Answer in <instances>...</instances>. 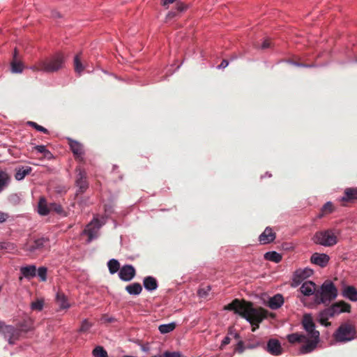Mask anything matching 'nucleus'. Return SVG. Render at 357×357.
<instances>
[{
    "mask_svg": "<svg viewBox=\"0 0 357 357\" xmlns=\"http://www.w3.org/2000/svg\"><path fill=\"white\" fill-rule=\"evenodd\" d=\"M211 291V287L207 286L204 288L199 289L198 291V294L200 297L205 298L208 296V292Z\"/></svg>",
    "mask_w": 357,
    "mask_h": 357,
    "instance_id": "42",
    "label": "nucleus"
},
{
    "mask_svg": "<svg viewBox=\"0 0 357 357\" xmlns=\"http://www.w3.org/2000/svg\"><path fill=\"white\" fill-rule=\"evenodd\" d=\"M51 208H52L56 213H60L62 211V208L60 205H57L56 204H53Z\"/></svg>",
    "mask_w": 357,
    "mask_h": 357,
    "instance_id": "48",
    "label": "nucleus"
},
{
    "mask_svg": "<svg viewBox=\"0 0 357 357\" xmlns=\"http://www.w3.org/2000/svg\"><path fill=\"white\" fill-rule=\"evenodd\" d=\"M47 269L45 266H40L36 271V275L38 276L42 282H45L47 280Z\"/></svg>",
    "mask_w": 357,
    "mask_h": 357,
    "instance_id": "36",
    "label": "nucleus"
},
{
    "mask_svg": "<svg viewBox=\"0 0 357 357\" xmlns=\"http://www.w3.org/2000/svg\"><path fill=\"white\" fill-rule=\"evenodd\" d=\"M17 54V50H15V52H14L13 59H16Z\"/></svg>",
    "mask_w": 357,
    "mask_h": 357,
    "instance_id": "57",
    "label": "nucleus"
},
{
    "mask_svg": "<svg viewBox=\"0 0 357 357\" xmlns=\"http://www.w3.org/2000/svg\"><path fill=\"white\" fill-rule=\"evenodd\" d=\"M168 15H169V16H170V15H172V16H173V15H174V14L171 12V13H169Z\"/></svg>",
    "mask_w": 357,
    "mask_h": 357,
    "instance_id": "58",
    "label": "nucleus"
},
{
    "mask_svg": "<svg viewBox=\"0 0 357 357\" xmlns=\"http://www.w3.org/2000/svg\"><path fill=\"white\" fill-rule=\"evenodd\" d=\"M176 328V323L171 322L169 324H161L158 327V330L162 334H166L173 331Z\"/></svg>",
    "mask_w": 357,
    "mask_h": 357,
    "instance_id": "31",
    "label": "nucleus"
},
{
    "mask_svg": "<svg viewBox=\"0 0 357 357\" xmlns=\"http://www.w3.org/2000/svg\"><path fill=\"white\" fill-rule=\"evenodd\" d=\"M48 242L49 239L47 238L41 237L34 240L32 244L25 243L23 245V250L30 253H34L36 251L41 250Z\"/></svg>",
    "mask_w": 357,
    "mask_h": 357,
    "instance_id": "10",
    "label": "nucleus"
},
{
    "mask_svg": "<svg viewBox=\"0 0 357 357\" xmlns=\"http://www.w3.org/2000/svg\"><path fill=\"white\" fill-rule=\"evenodd\" d=\"M36 266L35 265H29L26 266H22L20 269L21 276L19 280H22L23 278L31 280L36 276Z\"/></svg>",
    "mask_w": 357,
    "mask_h": 357,
    "instance_id": "14",
    "label": "nucleus"
},
{
    "mask_svg": "<svg viewBox=\"0 0 357 357\" xmlns=\"http://www.w3.org/2000/svg\"><path fill=\"white\" fill-rule=\"evenodd\" d=\"M176 8L179 12H183L186 10L187 6L182 2H177Z\"/></svg>",
    "mask_w": 357,
    "mask_h": 357,
    "instance_id": "46",
    "label": "nucleus"
},
{
    "mask_svg": "<svg viewBox=\"0 0 357 357\" xmlns=\"http://www.w3.org/2000/svg\"><path fill=\"white\" fill-rule=\"evenodd\" d=\"M84 66L82 63L80 57L79 55H76L74 58V68L75 72L81 75L84 70Z\"/></svg>",
    "mask_w": 357,
    "mask_h": 357,
    "instance_id": "35",
    "label": "nucleus"
},
{
    "mask_svg": "<svg viewBox=\"0 0 357 357\" xmlns=\"http://www.w3.org/2000/svg\"><path fill=\"white\" fill-rule=\"evenodd\" d=\"M164 357H181V354L178 351H174V352L166 351L164 353Z\"/></svg>",
    "mask_w": 357,
    "mask_h": 357,
    "instance_id": "45",
    "label": "nucleus"
},
{
    "mask_svg": "<svg viewBox=\"0 0 357 357\" xmlns=\"http://www.w3.org/2000/svg\"><path fill=\"white\" fill-rule=\"evenodd\" d=\"M329 256L324 253H314L310 258V261L321 267H324L329 261Z\"/></svg>",
    "mask_w": 357,
    "mask_h": 357,
    "instance_id": "16",
    "label": "nucleus"
},
{
    "mask_svg": "<svg viewBox=\"0 0 357 357\" xmlns=\"http://www.w3.org/2000/svg\"><path fill=\"white\" fill-rule=\"evenodd\" d=\"M107 266H108L109 273L111 274H114L119 270H120L119 269L120 268L119 262L115 259H112L109 260V261L107 263Z\"/></svg>",
    "mask_w": 357,
    "mask_h": 357,
    "instance_id": "33",
    "label": "nucleus"
},
{
    "mask_svg": "<svg viewBox=\"0 0 357 357\" xmlns=\"http://www.w3.org/2000/svg\"><path fill=\"white\" fill-rule=\"evenodd\" d=\"M77 173L76 185L78 188L79 192H84L88 188L86 173L81 168L77 169Z\"/></svg>",
    "mask_w": 357,
    "mask_h": 357,
    "instance_id": "12",
    "label": "nucleus"
},
{
    "mask_svg": "<svg viewBox=\"0 0 357 357\" xmlns=\"http://www.w3.org/2000/svg\"><path fill=\"white\" fill-rule=\"evenodd\" d=\"M329 308L333 315L335 316L342 312H349L351 306L344 302H338L332 305Z\"/></svg>",
    "mask_w": 357,
    "mask_h": 357,
    "instance_id": "18",
    "label": "nucleus"
},
{
    "mask_svg": "<svg viewBox=\"0 0 357 357\" xmlns=\"http://www.w3.org/2000/svg\"><path fill=\"white\" fill-rule=\"evenodd\" d=\"M333 317H334V315L331 309L328 307L319 312V321L321 324L328 326L330 325V323L328 322V320Z\"/></svg>",
    "mask_w": 357,
    "mask_h": 357,
    "instance_id": "22",
    "label": "nucleus"
},
{
    "mask_svg": "<svg viewBox=\"0 0 357 357\" xmlns=\"http://www.w3.org/2000/svg\"><path fill=\"white\" fill-rule=\"evenodd\" d=\"M322 211L325 213H329L333 211V204L331 202L326 203L322 207Z\"/></svg>",
    "mask_w": 357,
    "mask_h": 357,
    "instance_id": "43",
    "label": "nucleus"
},
{
    "mask_svg": "<svg viewBox=\"0 0 357 357\" xmlns=\"http://www.w3.org/2000/svg\"><path fill=\"white\" fill-rule=\"evenodd\" d=\"M28 123L29 126H32L33 128H35L36 130H37L38 131L42 132H43V133H47V132H48L47 130L45 128H44V127H43V126H40V125L37 124L36 123H35V122H33V121H28V123Z\"/></svg>",
    "mask_w": 357,
    "mask_h": 357,
    "instance_id": "41",
    "label": "nucleus"
},
{
    "mask_svg": "<svg viewBox=\"0 0 357 357\" xmlns=\"http://www.w3.org/2000/svg\"><path fill=\"white\" fill-rule=\"evenodd\" d=\"M11 182V176L5 170H0V193L6 189Z\"/></svg>",
    "mask_w": 357,
    "mask_h": 357,
    "instance_id": "20",
    "label": "nucleus"
},
{
    "mask_svg": "<svg viewBox=\"0 0 357 357\" xmlns=\"http://www.w3.org/2000/svg\"><path fill=\"white\" fill-rule=\"evenodd\" d=\"M243 347L241 344H238V347L237 348V351L239 352V353H243Z\"/></svg>",
    "mask_w": 357,
    "mask_h": 357,
    "instance_id": "55",
    "label": "nucleus"
},
{
    "mask_svg": "<svg viewBox=\"0 0 357 357\" xmlns=\"http://www.w3.org/2000/svg\"><path fill=\"white\" fill-rule=\"evenodd\" d=\"M313 274V271L310 268L297 269L292 278L291 286L296 287L298 286L304 280L308 278Z\"/></svg>",
    "mask_w": 357,
    "mask_h": 357,
    "instance_id": "8",
    "label": "nucleus"
},
{
    "mask_svg": "<svg viewBox=\"0 0 357 357\" xmlns=\"http://www.w3.org/2000/svg\"><path fill=\"white\" fill-rule=\"evenodd\" d=\"M284 303L283 296L278 294L271 297L268 301V306L272 310L280 308Z\"/></svg>",
    "mask_w": 357,
    "mask_h": 357,
    "instance_id": "19",
    "label": "nucleus"
},
{
    "mask_svg": "<svg viewBox=\"0 0 357 357\" xmlns=\"http://www.w3.org/2000/svg\"><path fill=\"white\" fill-rule=\"evenodd\" d=\"M303 328L307 332V344H303L299 354H305L313 351L319 342V332L315 329V325L310 314H305L302 320Z\"/></svg>",
    "mask_w": 357,
    "mask_h": 357,
    "instance_id": "2",
    "label": "nucleus"
},
{
    "mask_svg": "<svg viewBox=\"0 0 357 357\" xmlns=\"http://www.w3.org/2000/svg\"><path fill=\"white\" fill-rule=\"evenodd\" d=\"M92 326V324L89 322L87 319H84L79 329L80 333L87 332Z\"/></svg>",
    "mask_w": 357,
    "mask_h": 357,
    "instance_id": "40",
    "label": "nucleus"
},
{
    "mask_svg": "<svg viewBox=\"0 0 357 357\" xmlns=\"http://www.w3.org/2000/svg\"><path fill=\"white\" fill-rule=\"evenodd\" d=\"M226 310L234 311L246 319L252 326V331L259 328V324L267 317L268 311L261 308H255L252 304L238 299L234 300L231 303L225 306Z\"/></svg>",
    "mask_w": 357,
    "mask_h": 357,
    "instance_id": "1",
    "label": "nucleus"
},
{
    "mask_svg": "<svg viewBox=\"0 0 357 357\" xmlns=\"http://www.w3.org/2000/svg\"><path fill=\"white\" fill-rule=\"evenodd\" d=\"M69 145L73 154L77 158H82V155L84 153L82 145L79 142L70 139H69Z\"/></svg>",
    "mask_w": 357,
    "mask_h": 357,
    "instance_id": "21",
    "label": "nucleus"
},
{
    "mask_svg": "<svg viewBox=\"0 0 357 357\" xmlns=\"http://www.w3.org/2000/svg\"><path fill=\"white\" fill-rule=\"evenodd\" d=\"M337 295V290L335 285L331 282H324L315 294V302L318 304L330 303Z\"/></svg>",
    "mask_w": 357,
    "mask_h": 357,
    "instance_id": "5",
    "label": "nucleus"
},
{
    "mask_svg": "<svg viewBox=\"0 0 357 357\" xmlns=\"http://www.w3.org/2000/svg\"><path fill=\"white\" fill-rule=\"evenodd\" d=\"M143 351H147L146 348H143Z\"/></svg>",
    "mask_w": 357,
    "mask_h": 357,
    "instance_id": "59",
    "label": "nucleus"
},
{
    "mask_svg": "<svg viewBox=\"0 0 357 357\" xmlns=\"http://www.w3.org/2000/svg\"><path fill=\"white\" fill-rule=\"evenodd\" d=\"M357 199V189L349 188L344 191V195L341 197L340 200L344 202H350Z\"/></svg>",
    "mask_w": 357,
    "mask_h": 357,
    "instance_id": "27",
    "label": "nucleus"
},
{
    "mask_svg": "<svg viewBox=\"0 0 357 357\" xmlns=\"http://www.w3.org/2000/svg\"><path fill=\"white\" fill-rule=\"evenodd\" d=\"M338 234L339 231L337 229L319 231L315 233L312 238V241L316 244L324 247H331L337 243Z\"/></svg>",
    "mask_w": 357,
    "mask_h": 357,
    "instance_id": "4",
    "label": "nucleus"
},
{
    "mask_svg": "<svg viewBox=\"0 0 357 357\" xmlns=\"http://www.w3.org/2000/svg\"><path fill=\"white\" fill-rule=\"evenodd\" d=\"M102 320H103L105 322H109V323H110V322L114 321V317H104L102 318Z\"/></svg>",
    "mask_w": 357,
    "mask_h": 357,
    "instance_id": "53",
    "label": "nucleus"
},
{
    "mask_svg": "<svg viewBox=\"0 0 357 357\" xmlns=\"http://www.w3.org/2000/svg\"><path fill=\"white\" fill-rule=\"evenodd\" d=\"M105 224L104 220H100L94 218L86 227L83 233L89 237L87 242L90 243L93 239L98 238L100 227Z\"/></svg>",
    "mask_w": 357,
    "mask_h": 357,
    "instance_id": "7",
    "label": "nucleus"
},
{
    "mask_svg": "<svg viewBox=\"0 0 357 357\" xmlns=\"http://www.w3.org/2000/svg\"><path fill=\"white\" fill-rule=\"evenodd\" d=\"M56 301L60 309H68L70 307L68 299L63 293L58 292L56 294Z\"/></svg>",
    "mask_w": 357,
    "mask_h": 357,
    "instance_id": "29",
    "label": "nucleus"
},
{
    "mask_svg": "<svg viewBox=\"0 0 357 357\" xmlns=\"http://www.w3.org/2000/svg\"><path fill=\"white\" fill-rule=\"evenodd\" d=\"M229 65V62L224 59L222 60V61L221 62V63L218 66V68H225L226 67H227V66Z\"/></svg>",
    "mask_w": 357,
    "mask_h": 357,
    "instance_id": "49",
    "label": "nucleus"
},
{
    "mask_svg": "<svg viewBox=\"0 0 357 357\" xmlns=\"http://www.w3.org/2000/svg\"><path fill=\"white\" fill-rule=\"evenodd\" d=\"M135 269L132 265H124L120 268L119 276L123 281L128 282L134 278Z\"/></svg>",
    "mask_w": 357,
    "mask_h": 357,
    "instance_id": "11",
    "label": "nucleus"
},
{
    "mask_svg": "<svg viewBox=\"0 0 357 357\" xmlns=\"http://www.w3.org/2000/svg\"><path fill=\"white\" fill-rule=\"evenodd\" d=\"M300 291L301 294L305 296H315L317 291L315 283L312 281L304 282L300 287Z\"/></svg>",
    "mask_w": 357,
    "mask_h": 357,
    "instance_id": "15",
    "label": "nucleus"
},
{
    "mask_svg": "<svg viewBox=\"0 0 357 357\" xmlns=\"http://www.w3.org/2000/svg\"><path fill=\"white\" fill-rule=\"evenodd\" d=\"M43 301L38 299L37 301L31 303V308L32 310L41 311L43 308Z\"/></svg>",
    "mask_w": 357,
    "mask_h": 357,
    "instance_id": "39",
    "label": "nucleus"
},
{
    "mask_svg": "<svg viewBox=\"0 0 357 357\" xmlns=\"http://www.w3.org/2000/svg\"><path fill=\"white\" fill-rule=\"evenodd\" d=\"M144 288L149 291H152L158 288L157 280L152 276H147L143 280Z\"/></svg>",
    "mask_w": 357,
    "mask_h": 357,
    "instance_id": "25",
    "label": "nucleus"
},
{
    "mask_svg": "<svg viewBox=\"0 0 357 357\" xmlns=\"http://www.w3.org/2000/svg\"><path fill=\"white\" fill-rule=\"evenodd\" d=\"M229 342H230V338H229V337H225L223 339L222 342V345H226V344H229Z\"/></svg>",
    "mask_w": 357,
    "mask_h": 357,
    "instance_id": "54",
    "label": "nucleus"
},
{
    "mask_svg": "<svg viewBox=\"0 0 357 357\" xmlns=\"http://www.w3.org/2000/svg\"><path fill=\"white\" fill-rule=\"evenodd\" d=\"M31 167L29 166L17 167L15 169V178L17 181L23 180L26 176L31 174Z\"/></svg>",
    "mask_w": 357,
    "mask_h": 357,
    "instance_id": "24",
    "label": "nucleus"
},
{
    "mask_svg": "<svg viewBox=\"0 0 357 357\" xmlns=\"http://www.w3.org/2000/svg\"><path fill=\"white\" fill-rule=\"evenodd\" d=\"M267 351L273 356H279L283 353L280 342L275 339L268 340L266 346Z\"/></svg>",
    "mask_w": 357,
    "mask_h": 357,
    "instance_id": "13",
    "label": "nucleus"
},
{
    "mask_svg": "<svg viewBox=\"0 0 357 357\" xmlns=\"http://www.w3.org/2000/svg\"><path fill=\"white\" fill-rule=\"evenodd\" d=\"M126 290L130 295L137 296L142 292V287L139 283L134 282L126 286Z\"/></svg>",
    "mask_w": 357,
    "mask_h": 357,
    "instance_id": "28",
    "label": "nucleus"
},
{
    "mask_svg": "<svg viewBox=\"0 0 357 357\" xmlns=\"http://www.w3.org/2000/svg\"><path fill=\"white\" fill-rule=\"evenodd\" d=\"M287 340L291 344L298 342L303 343V344H307L308 337L305 335L292 333L287 336Z\"/></svg>",
    "mask_w": 357,
    "mask_h": 357,
    "instance_id": "23",
    "label": "nucleus"
},
{
    "mask_svg": "<svg viewBox=\"0 0 357 357\" xmlns=\"http://www.w3.org/2000/svg\"><path fill=\"white\" fill-rule=\"evenodd\" d=\"M275 238V234L271 227H266L265 230L259 236V241L261 244L265 245L273 242Z\"/></svg>",
    "mask_w": 357,
    "mask_h": 357,
    "instance_id": "17",
    "label": "nucleus"
},
{
    "mask_svg": "<svg viewBox=\"0 0 357 357\" xmlns=\"http://www.w3.org/2000/svg\"><path fill=\"white\" fill-rule=\"evenodd\" d=\"M31 69L33 71H42L41 66H39V61L37 63L36 65L31 67Z\"/></svg>",
    "mask_w": 357,
    "mask_h": 357,
    "instance_id": "51",
    "label": "nucleus"
},
{
    "mask_svg": "<svg viewBox=\"0 0 357 357\" xmlns=\"http://www.w3.org/2000/svg\"><path fill=\"white\" fill-rule=\"evenodd\" d=\"M342 295L351 301H357V290L352 286L346 287L342 291Z\"/></svg>",
    "mask_w": 357,
    "mask_h": 357,
    "instance_id": "26",
    "label": "nucleus"
},
{
    "mask_svg": "<svg viewBox=\"0 0 357 357\" xmlns=\"http://www.w3.org/2000/svg\"><path fill=\"white\" fill-rule=\"evenodd\" d=\"M95 357H107V351L102 347H96L93 351Z\"/></svg>",
    "mask_w": 357,
    "mask_h": 357,
    "instance_id": "38",
    "label": "nucleus"
},
{
    "mask_svg": "<svg viewBox=\"0 0 357 357\" xmlns=\"http://www.w3.org/2000/svg\"><path fill=\"white\" fill-rule=\"evenodd\" d=\"M175 1L176 0H162V6L167 8L169 4L174 3Z\"/></svg>",
    "mask_w": 357,
    "mask_h": 357,
    "instance_id": "50",
    "label": "nucleus"
},
{
    "mask_svg": "<svg viewBox=\"0 0 357 357\" xmlns=\"http://www.w3.org/2000/svg\"><path fill=\"white\" fill-rule=\"evenodd\" d=\"M336 342L345 343L357 337L355 326L349 323L342 324L333 334Z\"/></svg>",
    "mask_w": 357,
    "mask_h": 357,
    "instance_id": "6",
    "label": "nucleus"
},
{
    "mask_svg": "<svg viewBox=\"0 0 357 357\" xmlns=\"http://www.w3.org/2000/svg\"><path fill=\"white\" fill-rule=\"evenodd\" d=\"M0 333H1L4 337L8 340L10 344L15 343L13 340L17 338L19 335L18 331L12 326L5 325L3 322L0 321Z\"/></svg>",
    "mask_w": 357,
    "mask_h": 357,
    "instance_id": "9",
    "label": "nucleus"
},
{
    "mask_svg": "<svg viewBox=\"0 0 357 357\" xmlns=\"http://www.w3.org/2000/svg\"><path fill=\"white\" fill-rule=\"evenodd\" d=\"M269 46H270V42L268 40H265L263 42L261 47L262 49H266V48H268Z\"/></svg>",
    "mask_w": 357,
    "mask_h": 357,
    "instance_id": "52",
    "label": "nucleus"
},
{
    "mask_svg": "<svg viewBox=\"0 0 357 357\" xmlns=\"http://www.w3.org/2000/svg\"><path fill=\"white\" fill-rule=\"evenodd\" d=\"M65 58L62 53L57 52L52 56L39 61L41 70L45 73H54L63 68Z\"/></svg>",
    "mask_w": 357,
    "mask_h": 357,
    "instance_id": "3",
    "label": "nucleus"
},
{
    "mask_svg": "<svg viewBox=\"0 0 357 357\" xmlns=\"http://www.w3.org/2000/svg\"><path fill=\"white\" fill-rule=\"evenodd\" d=\"M38 212L41 215H46L49 213V208L46 204L45 199L42 198L38 202Z\"/></svg>",
    "mask_w": 357,
    "mask_h": 357,
    "instance_id": "34",
    "label": "nucleus"
},
{
    "mask_svg": "<svg viewBox=\"0 0 357 357\" xmlns=\"http://www.w3.org/2000/svg\"><path fill=\"white\" fill-rule=\"evenodd\" d=\"M20 201V198L17 194H13L9 197V202L13 204H19Z\"/></svg>",
    "mask_w": 357,
    "mask_h": 357,
    "instance_id": "44",
    "label": "nucleus"
},
{
    "mask_svg": "<svg viewBox=\"0 0 357 357\" xmlns=\"http://www.w3.org/2000/svg\"><path fill=\"white\" fill-rule=\"evenodd\" d=\"M24 69L23 63L21 61L13 59L10 63V70L13 73H21Z\"/></svg>",
    "mask_w": 357,
    "mask_h": 357,
    "instance_id": "32",
    "label": "nucleus"
},
{
    "mask_svg": "<svg viewBox=\"0 0 357 357\" xmlns=\"http://www.w3.org/2000/svg\"><path fill=\"white\" fill-rule=\"evenodd\" d=\"M296 66H304V67H308L309 66H305V65H302V64H300V63H294Z\"/></svg>",
    "mask_w": 357,
    "mask_h": 357,
    "instance_id": "56",
    "label": "nucleus"
},
{
    "mask_svg": "<svg viewBox=\"0 0 357 357\" xmlns=\"http://www.w3.org/2000/svg\"><path fill=\"white\" fill-rule=\"evenodd\" d=\"M33 149L38 153H43L46 158H49L52 155L45 145H36Z\"/></svg>",
    "mask_w": 357,
    "mask_h": 357,
    "instance_id": "37",
    "label": "nucleus"
},
{
    "mask_svg": "<svg viewBox=\"0 0 357 357\" xmlns=\"http://www.w3.org/2000/svg\"><path fill=\"white\" fill-rule=\"evenodd\" d=\"M266 260L278 263L282 260V255L275 251L267 252L264 254Z\"/></svg>",
    "mask_w": 357,
    "mask_h": 357,
    "instance_id": "30",
    "label": "nucleus"
},
{
    "mask_svg": "<svg viewBox=\"0 0 357 357\" xmlns=\"http://www.w3.org/2000/svg\"><path fill=\"white\" fill-rule=\"evenodd\" d=\"M8 218V215L6 213L0 211V222H5Z\"/></svg>",
    "mask_w": 357,
    "mask_h": 357,
    "instance_id": "47",
    "label": "nucleus"
}]
</instances>
